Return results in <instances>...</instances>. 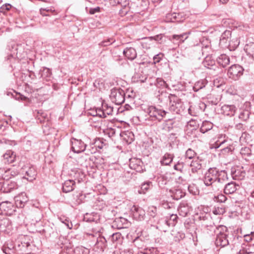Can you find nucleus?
<instances>
[{"instance_id":"nucleus-1","label":"nucleus","mask_w":254,"mask_h":254,"mask_svg":"<svg viewBox=\"0 0 254 254\" xmlns=\"http://www.w3.org/2000/svg\"><path fill=\"white\" fill-rule=\"evenodd\" d=\"M151 121L160 122L166 117L168 112L161 108L160 106H150L145 110Z\"/></svg>"},{"instance_id":"nucleus-2","label":"nucleus","mask_w":254,"mask_h":254,"mask_svg":"<svg viewBox=\"0 0 254 254\" xmlns=\"http://www.w3.org/2000/svg\"><path fill=\"white\" fill-rule=\"evenodd\" d=\"M169 111L175 114H180L184 111V107L181 99L174 94L169 95Z\"/></svg>"},{"instance_id":"nucleus-3","label":"nucleus","mask_w":254,"mask_h":254,"mask_svg":"<svg viewBox=\"0 0 254 254\" xmlns=\"http://www.w3.org/2000/svg\"><path fill=\"white\" fill-rule=\"evenodd\" d=\"M222 228L217 230V234L216 235L215 244L217 247L224 248L229 245L228 240V232L227 228L223 226Z\"/></svg>"},{"instance_id":"nucleus-4","label":"nucleus","mask_w":254,"mask_h":254,"mask_svg":"<svg viewBox=\"0 0 254 254\" xmlns=\"http://www.w3.org/2000/svg\"><path fill=\"white\" fill-rule=\"evenodd\" d=\"M21 173L24 175L23 179L31 182L36 179L37 172L33 165L27 163L21 168Z\"/></svg>"},{"instance_id":"nucleus-5","label":"nucleus","mask_w":254,"mask_h":254,"mask_svg":"<svg viewBox=\"0 0 254 254\" xmlns=\"http://www.w3.org/2000/svg\"><path fill=\"white\" fill-rule=\"evenodd\" d=\"M125 91L121 88H114L111 90L110 98L113 103L121 105L125 101Z\"/></svg>"},{"instance_id":"nucleus-6","label":"nucleus","mask_w":254,"mask_h":254,"mask_svg":"<svg viewBox=\"0 0 254 254\" xmlns=\"http://www.w3.org/2000/svg\"><path fill=\"white\" fill-rule=\"evenodd\" d=\"M220 173V170L216 167L210 168L205 173L203 177V182L206 186H209L212 182L217 179V177Z\"/></svg>"},{"instance_id":"nucleus-7","label":"nucleus","mask_w":254,"mask_h":254,"mask_svg":"<svg viewBox=\"0 0 254 254\" xmlns=\"http://www.w3.org/2000/svg\"><path fill=\"white\" fill-rule=\"evenodd\" d=\"M244 68L239 64L232 65L228 70L229 78L237 80L243 74Z\"/></svg>"},{"instance_id":"nucleus-8","label":"nucleus","mask_w":254,"mask_h":254,"mask_svg":"<svg viewBox=\"0 0 254 254\" xmlns=\"http://www.w3.org/2000/svg\"><path fill=\"white\" fill-rule=\"evenodd\" d=\"M16 207L9 201H6L0 203V214L10 216L15 212Z\"/></svg>"},{"instance_id":"nucleus-9","label":"nucleus","mask_w":254,"mask_h":254,"mask_svg":"<svg viewBox=\"0 0 254 254\" xmlns=\"http://www.w3.org/2000/svg\"><path fill=\"white\" fill-rule=\"evenodd\" d=\"M71 149L76 153H79L85 150L87 146L81 139H77L74 137L70 139Z\"/></svg>"},{"instance_id":"nucleus-10","label":"nucleus","mask_w":254,"mask_h":254,"mask_svg":"<svg viewBox=\"0 0 254 254\" xmlns=\"http://www.w3.org/2000/svg\"><path fill=\"white\" fill-rule=\"evenodd\" d=\"M190 32H184L178 34H173L169 37V40L175 45H179L183 43L190 35Z\"/></svg>"},{"instance_id":"nucleus-11","label":"nucleus","mask_w":254,"mask_h":254,"mask_svg":"<svg viewBox=\"0 0 254 254\" xmlns=\"http://www.w3.org/2000/svg\"><path fill=\"white\" fill-rule=\"evenodd\" d=\"M231 175L233 179L236 180H243L246 175V172L243 167L235 166L231 168Z\"/></svg>"},{"instance_id":"nucleus-12","label":"nucleus","mask_w":254,"mask_h":254,"mask_svg":"<svg viewBox=\"0 0 254 254\" xmlns=\"http://www.w3.org/2000/svg\"><path fill=\"white\" fill-rule=\"evenodd\" d=\"M178 216L177 214H170L159 220V224H166L167 227L174 226L177 222Z\"/></svg>"},{"instance_id":"nucleus-13","label":"nucleus","mask_w":254,"mask_h":254,"mask_svg":"<svg viewBox=\"0 0 254 254\" xmlns=\"http://www.w3.org/2000/svg\"><path fill=\"white\" fill-rule=\"evenodd\" d=\"M131 211L134 219L138 221H141L144 219L145 212L141 207L134 205L131 208Z\"/></svg>"},{"instance_id":"nucleus-14","label":"nucleus","mask_w":254,"mask_h":254,"mask_svg":"<svg viewBox=\"0 0 254 254\" xmlns=\"http://www.w3.org/2000/svg\"><path fill=\"white\" fill-rule=\"evenodd\" d=\"M143 163L138 158H133L129 159V166L130 169L136 171L137 172H143Z\"/></svg>"},{"instance_id":"nucleus-15","label":"nucleus","mask_w":254,"mask_h":254,"mask_svg":"<svg viewBox=\"0 0 254 254\" xmlns=\"http://www.w3.org/2000/svg\"><path fill=\"white\" fill-rule=\"evenodd\" d=\"M1 186V190L4 193H8L12 190L17 189L18 185L15 182L9 181L8 180H5Z\"/></svg>"},{"instance_id":"nucleus-16","label":"nucleus","mask_w":254,"mask_h":254,"mask_svg":"<svg viewBox=\"0 0 254 254\" xmlns=\"http://www.w3.org/2000/svg\"><path fill=\"white\" fill-rule=\"evenodd\" d=\"M105 141V140L103 138H96L94 143L89 146L91 149H88V150H89V152L91 154L95 153L97 151V148L99 149L103 148V147L106 145Z\"/></svg>"},{"instance_id":"nucleus-17","label":"nucleus","mask_w":254,"mask_h":254,"mask_svg":"<svg viewBox=\"0 0 254 254\" xmlns=\"http://www.w3.org/2000/svg\"><path fill=\"white\" fill-rule=\"evenodd\" d=\"M178 210L181 216L186 217L192 210V208L189 203L183 201L180 204Z\"/></svg>"},{"instance_id":"nucleus-18","label":"nucleus","mask_w":254,"mask_h":254,"mask_svg":"<svg viewBox=\"0 0 254 254\" xmlns=\"http://www.w3.org/2000/svg\"><path fill=\"white\" fill-rule=\"evenodd\" d=\"M16 206L22 208L25 204L28 201V197L25 192H22L14 198Z\"/></svg>"},{"instance_id":"nucleus-19","label":"nucleus","mask_w":254,"mask_h":254,"mask_svg":"<svg viewBox=\"0 0 254 254\" xmlns=\"http://www.w3.org/2000/svg\"><path fill=\"white\" fill-rule=\"evenodd\" d=\"M106 239L103 236L99 237L96 239L94 248L99 252H103L107 246Z\"/></svg>"},{"instance_id":"nucleus-20","label":"nucleus","mask_w":254,"mask_h":254,"mask_svg":"<svg viewBox=\"0 0 254 254\" xmlns=\"http://www.w3.org/2000/svg\"><path fill=\"white\" fill-rule=\"evenodd\" d=\"M240 188L238 184L231 182L226 184L224 187V192L226 194H233Z\"/></svg>"},{"instance_id":"nucleus-21","label":"nucleus","mask_w":254,"mask_h":254,"mask_svg":"<svg viewBox=\"0 0 254 254\" xmlns=\"http://www.w3.org/2000/svg\"><path fill=\"white\" fill-rule=\"evenodd\" d=\"M221 110L224 115L231 117L235 115L237 108L234 105H224Z\"/></svg>"},{"instance_id":"nucleus-22","label":"nucleus","mask_w":254,"mask_h":254,"mask_svg":"<svg viewBox=\"0 0 254 254\" xmlns=\"http://www.w3.org/2000/svg\"><path fill=\"white\" fill-rule=\"evenodd\" d=\"M123 55L129 60L132 61L137 57V52L136 50L131 47H126L123 51Z\"/></svg>"},{"instance_id":"nucleus-23","label":"nucleus","mask_w":254,"mask_h":254,"mask_svg":"<svg viewBox=\"0 0 254 254\" xmlns=\"http://www.w3.org/2000/svg\"><path fill=\"white\" fill-rule=\"evenodd\" d=\"M224 225H219L216 226L214 224L210 225H206L204 229V232L209 236H213L216 235L217 234V230L220 231L219 229L222 228Z\"/></svg>"},{"instance_id":"nucleus-24","label":"nucleus","mask_w":254,"mask_h":254,"mask_svg":"<svg viewBox=\"0 0 254 254\" xmlns=\"http://www.w3.org/2000/svg\"><path fill=\"white\" fill-rule=\"evenodd\" d=\"M203 65L209 69H215L216 67L215 58L212 55L207 56L203 61Z\"/></svg>"},{"instance_id":"nucleus-25","label":"nucleus","mask_w":254,"mask_h":254,"mask_svg":"<svg viewBox=\"0 0 254 254\" xmlns=\"http://www.w3.org/2000/svg\"><path fill=\"white\" fill-rule=\"evenodd\" d=\"M231 35V31L230 30H225L221 35L220 38V44L227 47L228 46L229 39Z\"/></svg>"},{"instance_id":"nucleus-26","label":"nucleus","mask_w":254,"mask_h":254,"mask_svg":"<svg viewBox=\"0 0 254 254\" xmlns=\"http://www.w3.org/2000/svg\"><path fill=\"white\" fill-rule=\"evenodd\" d=\"M3 157L5 163L10 164L14 162L16 155L13 151L9 150L3 155Z\"/></svg>"},{"instance_id":"nucleus-27","label":"nucleus","mask_w":254,"mask_h":254,"mask_svg":"<svg viewBox=\"0 0 254 254\" xmlns=\"http://www.w3.org/2000/svg\"><path fill=\"white\" fill-rule=\"evenodd\" d=\"M171 197L173 199L179 200L185 195V192L180 189H172L170 190Z\"/></svg>"},{"instance_id":"nucleus-28","label":"nucleus","mask_w":254,"mask_h":254,"mask_svg":"<svg viewBox=\"0 0 254 254\" xmlns=\"http://www.w3.org/2000/svg\"><path fill=\"white\" fill-rule=\"evenodd\" d=\"M75 185V182L72 180L65 181L63 185V192L67 193L71 191L74 190Z\"/></svg>"},{"instance_id":"nucleus-29","label":"nucleus","mask_w":254,"mask_h":254,"mask_svg":"<svg viewBox=\"0 0 254 254\" xmlns=\"http://www.w3.org/2000/svg\"><path fill=\"white\" fill-rule=\"evenodd\" d=\"M191 172L192 173H196L200 170L202 167V161L198 159L192 160L190 164Z\"/></svg>"},{"instance_id":"nucleus-30","label":"nucleus","mask_w":254,"mask_h":254,"mask_svg":"<svg viewBox=\"0 0 254 254\" xmlns=\"http://www.w3.org/2000/svg\"><path fill=\"white\" fill-rule=\"evenodd\" d=\"M217 64L223 67L230 64V58L226 54H221L216 59Z\"/></svg>"},{"instance_id":"nucleus-31","label":"nucleus","mask_w":254,"mask_h":254,"mask_svg":"<svg viewBox=\"0 0 254 254\" xmlns=\"http://www.w3.org/2000/svg\"><path fill=\"white\" fill-rule=\"evenodd\" d=\"M221 137H223V139L220 144H222L223 148H235L234 142L232 139L226 136L225 135L221 134Z\"/></svg>"},{"instance_id":"nucleus-32","label":"nucleus","mask_w":254,"mask_h":254,"mask_svg":"<svg viewBox=\"0 0 254 254\" xmlns=\"http://www.w3.org/2000/svg\"><path fill=\"white\" fill-rule=\"evenodd\" d=\"M228 179V178L226 171L220 170V173L217 177V179H215V181L224 186V184L227 181Z\"/></svg>"},{"instance_id":"nucleus-33","label":"nucleus","mask_w":254,"mask_h":254,"mask_svg":"<svg viewBox=\"0 0 254 254\" xmlns=\"http://www.w3.org/2000/svg\"><path fill=\"white\" fill-rule=\"evenodd\" d=\"M208 82L206 79H203L196 82L193 87L194 92H197L199 90L205 87Z\"/></svg>"},{"instance_id":"nucleus-34","label":"nucleus","mask_w":254,"mask_h":254,"mask_svg":"<svg viewBox=\"0 0 254 254\" xmlns=\"http://www.w3.org/2000/svg\"><path fill=\"white\" fill-rule=\"evenodd\" d=\"M173 158L174 155L173 154L166 153L160 161L161 164L163 165H168L173 161Z\"/></svg>"},{"instance_id":"nucleus-35","label":"nucleus","mask_w":254,"mask_h":254,"mask_svg":"<svg viewBox=\"0 0 254 254\" xmlns=\"http://www.w3.org/2000/svg\"><path fill=\"white\" fill-rule=\"evenodd\" d=\"M213 127V124L209 121H204L202 122L200 128V131L203 133L211 130Z\"/></svg>"},{"instance_id":"nucleus-36","label":"nucleus","mask_w":254,"mask_h":254,"mask_svg":"<svg viewBox=\"0 0 254 254\" xmlns=\"http://www.w3.org/2000/svg\"><path fill=\"white\" fill-rule=\"evenodd\" d=\"M244 50L248 56L254 59V43L250 42L246 44Z\"/></svg>"},{"instance_id":"nucleus-37","label":"nucleus","mask_w":254,"mask_h":254,"mask_svg":"<svg viewBox=\"0 0 254 254\" xmlns=\"http://www.w3.org/2000/svg\"><path fill=\"white\" fill-rule=\"evenodd\" d=\"M240 153L242 157L246 161H248L249 157L252 155L251 149L248 147H242Z\"/></svg>"},{"instance_id":"nucleus-38","label":"nucleus","mask_w":254,"mask_h":254,"mask_svg":"<svg viewBox=\"0 0 254 254\" xmlns=\"http://www.w3.org/2000/svg\"><path fill=\"white\" fill-rule=\"evenodd\" d=\"M152 187V184L151 182L147 181L143 183L140 187V189L138 190L139 193L144 194L149 190L151 189Z\"/></svg>"},{"instance_id":"nucleus-39","label":"nucleus","mask_w":254,"mask_h":254,"mask_svg":"<svg viewBox=\"0 0 254 254\" xmlns=\"http://www.w3.org/2000/svg\"><path fill=\"white\" fill-rule=\"evenodd\" d=\"M102 108L103 109V113H102V115L103 116V118H106L107 115H111L113 112V107L108 106L106 104H102Z\"/></svg>"},{"instance_id":"nucleus-40","label":"nucleus","mask_w":254,"mask_h":254,"mask_svg":"<svg viewBox=\"0 0 254 254\" xmlns=\"http://www.w3.org/2000/svg\"><path fill=\"white\" fill-rule=\"evenodd\" d=\"M188 112L191 116H196L200 112L197 104H191L188 109Z\"/></svg>"},{"instance_id":"nucleus-41","label":"nucleus","mask_w":254,"mask_h":254,"mask_svg":"<svg viewBox=\"0 0 254 254\" xmlns=\"http://www.w3.org/2000/svg\"><path fill=\"white\" fill-rule=\"evenodd\" d=\"M125 100H126L128 102L133 101V99L135 96V93L133 92L132 89H128L127 91H125Z\"/></svg>"},{"instance_id":"nucleus-42","label":"nucleus","mask_w":254,"mask_h":254,"mask_svg":"<svg viewBox=\"0 0 254 254\" xmlns=\"http://www.w3.org/2000/svg\"><path fill=\"white\" fill-rule=\"evenodd\" d=\"M250 114L251 113L249 110H242L239 113V118L244 121H246L249 119Z\"/></svg>"},{"instance_id":"nucleus-43","label":"nucleus","mask_w":254,"mask_h":254,"mask_svg":"<svg viewBox=\"0 0 254 254\" xmlns=\"http://www.w3.org/2000/svg\"><path fill=\"white\" fill-rule=\"evenodd\" d=\"M235 148H223L220 150V154L224 157H227L230 155L233 154Z\"/></svg>"},{"instance_id":"nucleus-44","label":"nucleus","mask_w":254,"mask_h":254,"mask_svg":"<svg viewBox=\"0 0 254 254\" xmlns=\"http://www.w3.org/2000/svg\"><path fill=\"white\" fill-rule=\"evenodd\" d=\"M18 173V171L17 170L8 169L4 172V173L2 175V178L4 180H9L11 177H7V174H10V177H15L17 176Z\"/></svg>"},{"instance_id":"nucleus-45","label":"nucleus","mask_w":254,"mask_h":254,"mask_svg":"<svg viewBox=\"0 0 254 254\" xmlns=\"http://www.w3.org/2000/svg\"><path fill=\"white\" fill-rule=\"evenodd\" d=\"M89 249L83 247H76L73 250V254H89Z\"/></svg>"},{"instance_id":"nucleus-46","label":"nucleus","mask_w":254,"mask_h":254,"mask_svg":"<svg viewBox=\"0 0 254 254\" xmlns=\"http://www.w3.org/2000/svg\"><path fill=\"white\" fill-rule=\"evenodd\" d=\"M154 84L156 85V86L158 88H163L168 87V84L162 78H157Z\"/></svg>"},{"instance_id":"nucleus-47","label":"nucleus","mask_w":254,"mask_h":254,"mask_svg":"<svg viewBox=\"0 0 254 254\" xmlns=\"http://www.w3.org/2000/svg\"><path fill=\"white\" fill-rule=\"evenodd\" d=\"M209 186L211 187L212 190L215 192L224 189V186L215 181L213 183L212 182V184H209Z\"/></svg>"},{"instance_id":"nucleus-48","label":"nucleus","mask_w":254,"mask_h":254,"mask_svg":"<svg viewBox=\"0 0 254 254\" xmlns=\"http://www.w3.org/2000/svg\"><path fill=\"white\" fill-rule=\"evenodd\" d=\"M222 139H223V137H221V134L220 135L217 140L215 141L213 143H211L210 144V148L211 149H217L219 147H222V144H220V142L222 141Z\"/></svg>"},{"instance_id":"nucleus-49","label":"nucleus","mask_w":254,"mask_h":254,"mask_svg":"<svg viewBox=\"0 0 254 254\" xmlns=\"http://www.w3.org/2000/svg\"><path fill=\"white\" fill-rule=\"evenodd\" d=\"M196 155L195 152L191 149V148H189L186 151L185 153V157L186 159H191L193 158Z\"/></svg>"},{"instance_id":"nucleus-50","label":"nucleus","mask_w":254,"mask_h":254,"mask_svg":"<svg viewBox=\"0 0 254 254\" xmlns=\"http://www.w3.org/2000/svg\"><path fill=\"white\" fill-rule=\"evenodd\" d=\"M188 190L189 192L193 195H196L198 192L196 186L194 184L189 185L188 186Z\"/></svg>"},{"instance_id":"nucleus-51","label":"nucleus","mask_w":254,"mask_h":254,"mask_svg":"<svg viewBox=\"0 0 254 254\" xmlns=\"http://www.w3.org/2000/svg\"><path fill=\"white\" fill-rule=\"evenodd\" d=\"M115 42V40L113 38H109L104 40L99 43V45L102 47H106L111 45Z\"/></svg>"},{"instance_id":"nucleus-52","label":"nucleus","mask_w":254,"mask_h":254,"mask_svg":"<svg viewBox=\"0 0 254 254\" xmlns=\"http://www.w3.org/2000/svg\"><path fill=\"white\" fill-rule=\"evenodd\" d=\"M134 245L138 249H142L144 246V242L142 241L140 237L136 238L133 241Z\"/></svg>"},{"instance_id":"nucleus-53","label":"nucleus","mask_w":254,"mask_h":254,"mask_svg":"<svg viewBox=\"0 0 254 254\" xmlns=\"http://www.w3.org/2000/svg\"><path fill=\"white\" fill-rule=\"evenodd\" d=\"M60 220L64 224L68 229H71L72 228V224L69 221L68 219L65 217H60Z\"/></svg>"},{"instance_id":"nucleus-54","label":"nucleus","mask_w":254,"mask_h":254,"mask_svg":"<svg viewBox=\"0 0 254 254\" xmlns=\"http://www.w3.org/2000/svg\"><path fill=\"white\" fill-rule=\"evenodd\" d=\"M179 13H173L171 14H169L168 15V17L170 19V20L172 22H180L181 21V20L179 19Z\"/></svg>"},{"instance_id":"nucleus-55","label":"nucleus","mask_w":254,"mask_h":254,"mask_svg":"<svg viewBox=\"0 0 254 254\" xmlns=\"http://www.w3.org/2000/svg\"><path fill=\"white\" fill-rule=\"evenodd\" d=\"M52 74V72L50 69L44 67L41 72V76L43 77H50Z\"/></svg>"},{"instance_id":"nucleus-56","label":"nucleus","mask_w":254,"mask_h":254,"mask_svg":"<svg viewBox=\"0 0 254 254\" xmlns=\"http://www.w3.org/2000/svg\"><path fill=\"white\" fill-rule=\"evenodd\" d=\"M184 167V163L178 161V163L174 165V169L178 171L182 172Z\"/></svg>"},{"instance_id":"nucleus-57","label":"nucleus","mask_w":254,"mask_h":254,"mask_svg":"<svg viewBox=\"0 0 254 254\" xmlns=\"http://www.w3.org/2000/svg\"><path fill=\"white\" fill-rule=\"evenodd\" d=\"M46 115L42 110L37 111V118L39 120L40 122L42 123L44 121Z\"/></svg>"},{"instance_id":"nucleus-58","label":"nucleus","mask_w":254,"mask_h":254,"mask_svg":"<svg viewBox=\"0 0 254 254\" xmlns=\"http://www.w3.org/2000/svg\"><path fill=\"white\" fill-rule=\"evenodd\" d=\"M111 241L114 243L122 239V235L120 233H115L112 234L111 236Z\"/></svg>"},{"instance_id":"nucleus-59","label":"nucleus","mask_w":254,"mask_h":254,"mask_svg":"<svg viewBox=\"0 0 254 254\" xmlns=\"http://www.w3.org/2000/svg\"><path fill=\"white\" fill-rule=\"evenodd\" d=\"M215 200L219 202H225L227 200L226 196L223 194H220L215 197Z\"/></svg>"},{"instance_id":"nucleus-60","label":"nucleus","mask_w":254,"mask_h":254,"mask_svg":"<svg viewBox=\"0 0 254 254\" xmlns=\"http://www.w3.org/2000/svg\"><path fill=\"white\" fill-rule=\"evenodd\" d=\"M163 57V54L162 53H159L157 55H156L153 57V61L154 64H156L159 63Z\"/></svg>"},{"instance_id":"nucleus-61","label":"nucleus","mask_w":254,"mask_h":254,"mask_svg":"<svg viewBox=\"0 0 254 254\" xmlns=\"http://www.w3.org/2000/svg\"><path fill=\"white\" fill-rule=\"evenodd\" d=\"M204 42V41L203 40L201 43V46H200V47L201 48V51H202V53H203V52H204V50L205 49H207V48H209V46H210V42L208 41V40H207V39L205 40V42L206 43V44H203Z\"/></svg>"},{"instance_id":"nucleus-62","label":"nucleus","mask_w":254,"mask_h":254,"mask_svg":"<svg viewBox=\"0 0 254 254\" xmlns=\"http://www.w3.org/2000/svg\"><path fill=\"white\" fill-rule=\"evenodd\" d=\"M101 7L99 6H97L94 8H90L89 10V13L90 14H94L97 12H101Z\"/></svg>"},{"instance_id":"nucleus-63","label":"nucleus","mask_w":254,"mask_h":254,"mask_svg":"<svg viewBox=\"0 0 254 254\" xmlns=\"http://www.w3.org/2000/svg\"><path fill=\"white\" fill-rule=\"evenodd\" d=\"M197 105L198 106L200 112H204L207 106L204 103L202 102H199V103H197Z\"/></svg>"},{"instance_id":"nucleus-64","label":"nucleus","mask_w":254,"mask_h":254,"mask_svg":"<svg viewBox=\"0 0 254 254\" xmlns=\"http://www.w3.org/2000/svg\"><path fill=\"white\" fill-rule=\"evenodd\" d=\"M2 250L5 254H14V250L12 248H2Z\"/></svg>"}]
</instances>
